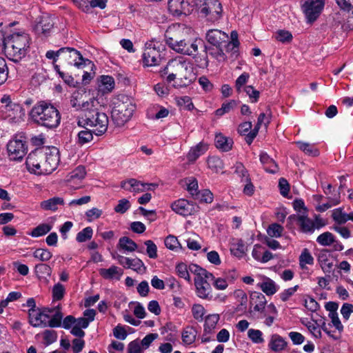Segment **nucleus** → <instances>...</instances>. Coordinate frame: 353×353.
Wrapping results in <instances>:
<instances>
[{
	"label": "nucleus",
	"instance_id": "obj_1",
	"mask_svg": "<svg viewBox=\"0 0 353 353\" xmlns=\"http://www.w3.org/2000/svg\"><path fill=\"white\" fill-rule=\"evenodd\" d=\"M165 40L171 49L188 56L196 55L199 46L203 44L201 39L190 40L185 28L179 24L168 27L165 32Z\"/></svg>",
	"mask_w": 353,
	"mask_h": 353
},
{
	"label": "nucleus",
	"instance_id": "obj_2",
	"mask_svg": "<svg viewBox=\"0 0 353 353\" xmlns=\"http://www.w3.org/2000/svg\"><path fill=\"white\" fill-rule=\"evenodd\" d=\"M163 73L168 74L166 78L168 82L170 83L177 79L179 81L178 85L181 87L189 85L195 79L192 64L182 57L170 60L163 70Z\"/></svg>",
	"mask_w": 353,
	"mask_h": 353
},
{
	"label": "nucleus",
	"instance_id": "obj_3",
	"mask_svg": "<svg viewBox=\"0 0 353 353\" xmlns=\"http://www.w3.org/2000/svg\"><path fill=\"white\" fill-rule=\"evenodd\" d=\"M30 115L34 123L48 129L56 128L61 121L59 110L52 104L43 101L34 105Z\"/></svg>",
	"mask_w": 353,
	"mask_h": 353
},
{
	"label": "nucleus",
	"instance_id": "obj_4",
	"mask_svg": "<svg viewBox=\"0 0 353 353\" xmlns=\"http://www.w3.org/2000/svg\"><path fill=\"white\" fill-rule=\"evenodd\" d=\"M31 39L26 32H14L6 37L5 52L14 61H19L28 52Z\"/></svg>",
	"mask_w": 353,
	"mask_h": 353
},
{
	"label": "nucleus",
	"instance_id": "obj_5",
	"mask_svg": "<svg viewBox=\"0 0 353 353\" xmlns=\"http://www.w3.org/2000/svg\"><path fill=\"white\" fill-rule=\"evenodd\" d=\"M108 117L105 113L99 112L97 106L90 108L85 113L77 118V124L80 127L90 126L95 128L94 132L97 136H101L107 131Z\"/></svg>",
	"mask_w": 353,
	"mask_h": 353
},
{
	"label": "nucleus",
	"instance_id": "obj_6",
	"mask_svg": "<svg viewBox=\"0 0 353 353\" xmlns=\"http://www.w3.org/2000/svg\"><path fill=\"white\" fill-rule=\"evenodd\" d=\"M46 57L54 62L59 60L64 65H74L78 68L89 65H93L90 60L83 58L81 54L73 48H61L57 51L48 50Z\"/></svg>",
	"mask_w": 353,
	"mask_h": 353
},
{
	"label": "nucleus",
	"instance_id": "obj_7",
	"mask_svg": "<svg viewBox=\"0 0 353 353\" xmlns=\"http://www.w3.org/2000/svg\"><path fill=\"white\" fill-rule=\"evenodd\" d=\"M135 105L128 97L121 95L116 101L112 110V118L117 126H123L132 117Z\"/></svg>",
	"mask_w": 353,
	"mask_h": 353
},
{
	"label": "nucleus",
	"instance_id": "obj_8",
	"mask_svg": "<svg viewBox=\"0 0 353 353\" xmlns=\"http://www.w3.org/2000/svg\"><path fill=\"white\" fill-rule=\"evenodd\" d=\"M197 6L200 15L208 21H217L222 17L223 8L219 0H199Z\"/></svg>",
	"mask_w": 353,
	"mask_h": 353
},
{
	"label": "nucleus",
	"instance_id": "obj_9",
	"mask_svg": "<svg viewBox=\"0 0 353 353\" xmlns=\"http://www.w3.org/2000/svg\"><path fill=\"white\" fill-rule=\"evenodd\" d=\"M325 5V0H303L302 10L310 22L319 17Z\"/></svg>",
	"mask_w": 353,
	"mask_h": 353
},
{
	"label": "nucleus",
	"instance_id": "obj_10",
	"mask_svg": "<svg viewBox=\"0 0 353 353\" xmlns=\"http://www.w3.org/2000/svg\"><path fill=\"white\" fill-rule=\"evenodd\" d=\"M59 150L56 148L49 150L48 152L43 151L41 161L42 174H51L59 165Z\"/></svg>",
	"mask_w": 353,
	"mask_h": 353
},
{
	"label": "nucleus",
	"instance_id": "obj_11",
	"mask_svg": "<svg viewBox=\"0 0 353 353\" xmlns=\"http://www.w3.org/2000/svg\"><path fill=\"white\" fill-rule=\"evenodd\" d=\"M7 150L11 160H21L27 153V143L23 139H13L8 142Z\"/></svg>",
	"mask_w": 353,
	"mask_h": 353
},
{
	"label": "nucleus",
	"instance_id": "obj_12",
	"mask_svg": "<svg viewBox=\"0 0 353 353\" xmlns=\"http://www.w3.org/2000/svg\"><path fill=\"white\" fill-rule=\"evenodd\" d=\"M161 53L152 43H147L143 54V63L145 66H154L161 61Z\"/></svg>",
	"mask_w": 353,
	"mask_h": 353
},
{
	"label": "nucleus",
	"instance_id": "obj_13",
	"mask_svg": "<svg viewBox=\"0 0 353 353\" xmlns=\"http://www.w3.org/2000/svg\"><path fill=\"white\" fill-rule=\"evenodd\" d=\"M43 158V150L37 149L31 152L26 161L27 169L32 173L42 174L41 161Z\"/></svg>",
	"mask_w": 353,
	"mask_h": 353
},
{
	"label": "nucleus",
	"instance_id": "obj_14",
	"mask_svg": "<svg viewBox=\"0 0 353 353\" xmlns=\"http://www.w3.org/2000/svg\"><path fill=\"white\" fill-rule=\"evenodd\" d=\"M82 97V94L77 92L73 93L70 100L71 106L76 110L81 111L82 114L85 113L90 108L99 105V102L95 98L92 97L88 101H81Z\"/></svg>",
	"mask_w": 353,
	"mask_h": 353
},
{
	"label": "nucleus",
	"instance_id": "obj_15",
	"mask_svg": "<svg viewBox=\"0 0 353 353\" xmlns=\"http://www.w3.org/2000/svg\"><path fill=\"white\" fill-rule=\"evenodd\" d=\"M168 10L174 16L189 14L192 11V6L188 1L168 0Z\"/></svg>",
	"mask_w": 353,
	"mask_h": 353
},
{
	"label": "nucleus",
	"instance_id": "obj_16",
	"mask_svg": "<svg viewBox=\"0 0 353 353\" xmlns=\"http://www.w3.org/2000/svg\"><path fill=\"white\" fill-rule=\"evenodd\" d=\"M207 41L214 47L225 46L228 36L218 29L209 30L205 34Z\"/></svg>",
	"mask_w": 353,
	"mask_h": 353
},
{
	"label": "nucleus",
	"instance_id": "obj_17",
	"mask_svg": "<svg viewBox=\"0 0 353 353\" xmlns=\"http://www.w3.org/2000/svg\"><path fill=\"white\" fill-rule=\"evenodd\" d=\"M172 209L176 213L186 216L193 214L195 211V205L185 199H179L172 204Z\"/></svg>",
	"mask_w": 353,
	"mask_h": 353
},
{
	"label": "nucleus",
	"instance_id": "obj_18",
	"mask_svg": "<svg viewBox=\"0 0 353 353\" xmlns=\"http://www.w3.org/2000/svg\"><path fill=\"white\" fill-rule=\"evenodd\" d=\"M28 316L29 323L33 327H46V321L50 318V316L48 314H45L44 312H41L39 308L29 310Z\"/></svg>",
	"mask_w": 353,
	"mask_h": 353
},
{
	"label": "nucleus",
	"instance_id": "obj_19",
	"mask_svg": "<svg viewBox=\"0 0 353 353\" xmlns=\"http://www.w3.org/2000/svg\"><path fill=\"white\" fill-rule=\"evenodd\" d=\"M296 221L302 232L312 234L315 229L321 228L323 224H316L312 219L304 215L296 216Z\"/></svg>",
	"mask_w": 353,
	"mask_h": 353
},
{
	"label": "nucleus",
	"instance_id": "obj_20",
	"mask_svg": "<svg viewBox=\"0 0 353 353\" xmlns=\"http://www.w3.org/2000/svg\"><path fill=\"white\" fill-rule=\"evenodd\" d=\"M113 257L117 259L119 264L123 265L124 268H131L137 272H139L141 270V268L144 267L143 261L138 258L130 259L119 254H117V256L114 255Z\"/></svg>",
	"mask_w": 353,
	"mask_h": 353
},
{
	"label": "nucleus",
	"instance_id": "obj_21",
	"mask_svg": "<svg viewBox=\"0 0 353 353\" xmlns=\"http://www.w3.org/2000/svg\"><path fill=\"white\" fill-rule=\"evenodd\" d=\"M194 285L196 289L197 295L203 299L212 298L211 286L210 283L203 278L196 277L194 279Z\"/></svg>",
	"mask_w": 353,
	"mask_h": 353
},
{
	"label": "nucleus",
	"instance_id": "obj_22",
	"mask_svg": "<svg viewBox=\"0 0 353 353\" xmlns=\"http://www.w3.org/2000/svg\"><path fill=\"white\" fill-rule=\"evenodd\" d=\"M54 26L53 20L49 17H42L34 26V31L39 35H47Z\"/></svg>",
	"mask_w": 353,
	"mask_h": 353
},
{
	"label": "nucleus",
	"instance_id": "obj_23",
	"mask_svg": "<svg viewBox=\"0 0 353 353\" xmlns=\"http://www.w3.org/2000/svg\"><path fill=\"white\" fill-rule=\"evenodd\" d=\"M1 110L3 112L7 113L8 117L12 118H21L25 115V111L22 106L16 103H12L9 105H2Z\"/></svg>",
	"mask_w": 353,
	"mask_h": 353
},
{
	"label": "nucleus",
	"instance_id": "obj_24",
	"mask_svg": "<svg viewBox=\"0 0 353 353\" xmlns=\"http://www.w3.org/2000/svg\"><path fill=\"white\" fill-rule=\"evenodd\" d=\"M267 303L265 296L261 292H253L250 294V304L254 305V310L262 312Z\"/></svg>",
	"mask_w": 353,
	"mask_h": 353
},
{
	"label": "nucleus",
	"instance_id": "obj_25",
	"mask_svg": "<svg viewBox=\"0 0 353 353\" xmlns=\"http://www.w3.org/2000/svg\"><path fill=\"white\" fill-rule=\"evenodd\" d=\"M233 143L232 139L225 137L222 134H217L215 136V145L219 150L223 152L230 150L232 148Z\"/></svg>",
	"mask_w": 353,
	"mask_h": 353
},
{
	"label": "nucleus",
	"instance_id": "obj_26",
	"mask_svg": "<svg viewBox=\"0 0 353 353\" xmlns=\"http://www.w3.org/2000/svg\"><path fill=\"white\" fill-rule=\"evenodd\" d=\"M100 275L105 279L119 280L121 276L123 274V270L117 266L112 265L110 268L105 269L101 268L99 270Z\"/></svg>",
	"mask_w": 353,
	"mask_h": 353
},
{
	"label": "nucleus",
	"instance_id": "obj_27",
	"mask_svg": "<svg viewBox=\"0 0 353 353\" xmlns=\"http://www.w3.org/2000/svg\"><path fill=\"white\" fill-rule=\"evenodd\" d=\"M330 254L327 250H323L320 252L318 261L323 270L325 273H330L333 268V262L330 259Z\"/></svg>",
	"mask_w": 353,
	"mask_h": 353
},
{
	"label": "nucleus",
	"instance_id": "obj_28",
	"mask_svg": "<svg viewBox=\"0 0 353 353\" xmlns=\"http://www.w3.org/2000/svg\"><path fill=\"white\" fill-rule=\"evenodd\" d=\"M128 183L130 186L131 191L134 192H143L145 190H151V187H157L156 184L154 183H143L141 181L135 179H130L128 180Z\"/></svg>",
	"mask_w": 353,
	"mask_h": 353
},
{
	"label": "nucleus",
	"instance_id": "obj_29",
	"mask_svg": "<svg viewBox=\"0 0 353 353\" xmlns=\"http://www.w3.org/2000/svg\"><path fill=\"white\" fill-rule=\"evenodd\" d=\"M219 319V315L216 314L208 315L205 319L204 333L211 334L216 328Z\"/></svg>",
	"mask_w": 353,
	"mask_h": 353
},
{
	"label": "nucleus",
	"instance_id": "obj_30",
	"mask_svg": "<svg viewBox=\"0 0 353 353\" xmlns=\"http://www.w3.org/2000/svg\"><path fill=\"white\" fill-rule=\"evenodd\" d=\"M197 332L194 327L188 326L182 332L181 337L185 345L192 344L196 337Z\"/></svg>",
	"mask_w": 353,
	"mask_h": 353
},
{
	"label": "nucleus",
	"instance_id": "obj_31",
	"mask_svg": "<svg viewBox=\"0 0 353 353\" xmlns=\"http://www.w3.org/2000/svg\"><path fill=\"white\" fill-rule=\"evenodd\" d=\"M208 148L207 144L200 142L195 147L192 148L188 154V159L189 161H194L198 159V157L203 154Z\"/></svg>",
	"mask_w": 353,
	"mask_h": 353
},
{
	"label": "nucleus",
	"instance_id": "obj_32",
	"mask_svg": "<svg viewBox=\"0 0 353 353\" xmlns=\"http://www.w3.org/2000/svg\"><path fill=\"white\" fill-rule=\"evenodd\" d=\"M64 200L61 197H53L41 203V207L45 210L55 211L58 205H63Z\"/></svg>",
	"mask_w": 353,
	"mask_h": 353
},
{
	"label": "nucleus",
	"instance_id": "obj_33",
	"mask_svg": "<svg viewBox=\"0 0 353 353\" xmlns=\"http://www.w3.org/2000/svg\"><path fill=\"white\" fill-rule=\"evenodd\" d=\"M205 53H208L213 58L216 59L219 61H223L226 59L223 50V46L219 47H211L204 45Z\"/></svg>",
	"mask_w": 353,
	"mask_h": 353
},
{
	"label": "nucleus",
	"instance_id": "obj_34",
	"mask_svg": "<svg viewBox=\"0 0 353 353\" xmlns=\"http://www.w3.org/2000/svg\"><path fill=\"white\" fill-rule=\"evenodd\" d=\"M260 161L265 165V171L270 173H275L277 170V165L266 153L260 155Z\"/></svg>",
	"mask_w": 353,
	"mask_h": 353
},
{
	"label": "nucleus",
	"instance_id": "obj_35",
	"mask_svg": "<svg viewBox=\"0 0 353 353\" xmlns=\"http://www.w3.org/2000/svg\"><path fill=\"white\" fill-rule=\"evenodd\" d=\"M285 345L286 343L281 336L277 334L272 335L269 344V346L272 350L276 352L280 351L284 349Z\"/></svg>",
	"mask_w": 353,
	"mask_h": 353
},
{
	"label": "nucleus",
	"instance_id": "obj_36",
	"mask_svg": "<svg viewBox=\"0 0 353 353\" xmlns=\"http://www.w3.org/2000/svg\"><path fill=\"white\" fill-rule=\"evenodd\" d=\"M119 246L128 252H133L137 249V244L128 236H123L119 239Z\"/></svg>",
	"mask_w": 353,
	"mask_h": 353
},
{
	"label": "nucleus",
	"instance_id": "obj_37",
	"mask_svg": "<svg viewBox=\"0 0 353 353\" xmlns=\"http://www.w3.org/2000/svg\"><path fill=\"white\" fill-rule=\"evenodd\" d=\"M332 216L338 223L343 224L349 220L351 221L352 213L346 214L342 211L341 208H337L333 211Z\"/></svg>",
	"mask_w": 353,
	"mask_h": 353
},
{
	"label": "nucleus",
	"instance_id": "obj_38",
	"mask_svg": "<svg viewBox=\"0 0 353 353\" xmlns=\"http://www.w3.org/2000/svg\"><path fill=\"white\" fill-rule=\"evenodd\" d=\"M193 198L202 203H211L213 201V194L208 189L199 191L196 194H194Z\"/></svg>",
	"mask_w": 353,
	"mask_h": 353
},
{
	"label": "nucleus",
	"instance_id": "obj_39",
	"mask_svg": "<svg viewBox=\"0 0 353 353\" xmlns=\"http://www.w3.org/2000/svg\"><path fill=\"white\" fill-rule=\"evenodd\" d=\"M259 286L268 296L273 295L276 292L275 283L270 279H268L265 281L259 283Z\"/></svg>",
	"mask_w": 353,
	"mask_h": 353
},
{
	"label": "nucleus",
	"instance_id": "obj_40",
	"mask_svg": "<svg viewBox=\"0 0 353 353\" xmlns=\"http://www.w3.org/2000/svg\"><path fill=\"white\" fill-rule=\"evenodd\" d=\"M52 229V226L48 223H42L34 228L30 234L32 237H39L48 233Z\"/></svg>",
	"mask_w": 353,
	"mask_h": 353
},
{
	"label": "nucleus",
	"instance_id": "obj_41",
	"mask_svg": "<svg viewBox=\"0 0 353 353\" xmlns=\"http://www.w3.org/2000/svg\"><path fill=\"white\" fill-rule=\"evenodd\" d=\"M94 131H92L88 128L80 131L78 133V143L80 145H83L88 142H90L93 139Z\"/></svg>",
	"mask_w": 353,
	"mask_h": 353
},
{
	"label": "nucleus",
	"instance_id": "obj_42",
	"mask_svg": "<svg viewBox=\"0 0 353 353\" xmlns=\"http://www.w3.org/2000/svg\"><path fill=\"white\" fill-rule=\"evenodd\" d=\"M296 144L298 145L299 149L304 152L306 154L312 157L319 155V150L308 143L298 141L296 143Z\"/></svg>",
	"mask_w": 353,
	"mask_h": 353
},
{
	"label": "nucleus",
	"instance_id": "obj_43",
	"mask_svg": "<svg viewBox=\"0 0 353 353\" xmlns=\"http://www.w3.org/2000/svg\"><path fill=\"white\" fill-rule=\"evenodd\" d=\"M208 165L209 168L216 172L222 170L223 168V163L222 160L217 157H209L208 159Z\"/></svg>",
	"mask_w": 353,
	"mask_h": 353
},
{
	"label": "nucleus",
	"instance_id": "obj_44",
	"mask_svg": "<svg viewBox=\"0 0 353 353\" xmlns=\"http://www.w3.org/2000/svg\"><path fill=\"white\" fill-rule=\"evenodd\" d=\"M314 263V258L311 255L308 249H303L302 253L299 256V265L302 269L305 268L306 264L312 265Z\"/></svg>",
	"mask_w": 353,
	"mask_h": 353
},
{
	"label": "nucleus",
	"instance_id": "obj_45",
	"mask_svg": "<svg viewBox=\"0 0 353 353\" xmlns=\"http://www.w3.org/2000/svg\"><path fill=\"white\" fill-rule=\"evenodd\" d=\"M93 234V230L88 226L77 233L76 240L79 243L85 242L91 239Z\"/></svg>",
	"mask_w": 353,
	"mask_h": 353
},
{
	"label": "nucleus",
	"instance_id": "obj_46",
	"mask_svg": "<svg viewBox=\"0 0 353 353\" xmlns=\"http://www.w3.org/2000/svg\"><path fill=\"white\" fill-rule=\"evenodd\" d=\"M316 241L321 245L328 246L334 242V236L331 232H325L317 237Z\"/></svg>",
	"mask_w": 353,
	"mask_h": 353
},
{
	"label": "nucleus",
	"instance_id": "obj_47",
	"mask_svg": "<svg viewBox=\"0 0 353 353\" xmlns=\"http://www.w3.org/2000/svg\"><path fill=\"white\" fill-rule=\"evenodd\" d=\"M236 105L237 102L235 100H230V101L223 103L221 107L216 110V115L223 116L224 114L233 110Z\"/></svg>",
	"mask_w": 353,
	"mask_h": 353
},
{
	"label": "nucleus",
	"instance_id": "obj_48",
	"mask_svg": "<svg viewBox=\"0 0 353 353\" xmlns=\"http://www.w3.org/2000/svg\"><path fill=\"white\" fill-rule=\"evenodd\" d=\"M328 202L326 203H323V205H320L316 207V210L318 212H325L328 210L331 207L334 205H338L341 202L340 196H335L334 197H328Z\"/></svg>",
	"mask_w": 353,
	"mask_h": 353
},
{
	"label": "nucleus",
	"instance_id": "obj_49",
	"mask_svg": "<svg viewBox=\"0 0 353 353\" xmlns=\"http://www.w3.org/2000/svg\"><path fill=\"white\" fill-rule=\"evenodd\" d=\"M283 228L278 223H272L267 229V233L270 237L278 238L282 235Z\"/></svg>",
	"mask_w": 353,
	"mask_h": 353
},
{
	"label": "nucleus",
	"instance_id": "obj_50",
	"mask_svg": "<svg viewBox=\"0 0 353 353\" xmlns=\"http://www.w3.org/2000/svg\"><path fill=\"white\" fill-rule=\"evenodd\" d=\"M33 256L41 261H47L52 258V254L47 249L39 248L34 252Z\"/></svg>",
	"mask_w": 353,
	"mask_h": 353
},
{
	"label": "nucleus",
	"instance_id": "obj_51",
	"mask_svg": "<svg viewBox=\"0 0 353 353\" xmlns=\"http://www.w3.org/2000/svg\"><path fill=\"white\" fill-rule=\"evenodd\" d=\"M192 313L196 320L202 321L205 314V310L201 304H194L192 307Z\"/></svg>",
	"mask_w": 353,
	"mask_h": 353
},
{
	"label": "nucleus",
	"instance_id": "obj_52",
	"mask_svg": "<svg viewBox=\"0 0 353 353\" xmlns=\"http://www.w3.org/2000/svg\"><path fill=\"white\" fill-rule=\"evenodd\" d=\"M57 309L58 310L55 312L52 319L47 323V326L50 327H58L61 326L63 315L59 310V306L57 307Z\"/></svg>",
	"mask_w": 353,
	"mask_h": 353
},
{
	"label": "nucleus",
	"instance_id": "obj_53",
	"mask_svg": "<svg viewBox=\"0 0 353 353\" xmlns=\"http://www.w3.org/2000/svg\"><path fill=\"white\" fill-rule=\"evenodd\" d=\"M8 68L6 60L0 57V85L4 83L8 79Z\"/></svg>",
	"mask_w": 353,
	"mask_h": 353
},
{
	"label": "nucleus",
	"instance_id": "obj_54",
	"mask_svg": "<svg viewBox=\"0 0 353 353\" xmlns=\"http://www.w3.org/2000/svg\"><path fill=\"white\" fill-rule=\"evenodd\" d=\"M144 244L146 245V253L150 259L157 258V247L155 243L151 241H145Z\"/></svg>",
	"mask_w": 353,
	"mask_h": 353
},
{
	"label": "nucleus",
	"instance_id": "obj_55",
	"mask_svg": "<svg viewBox=\"0 0 353 353\" xmlns=\"http://www.w3.org/2000/svg\"><path fill=\"white\" fill-rule=\"evenodd\" d=\"M85 167L79 165L69 174L70 179H83L85 177Z\"/></svg>",
	"mask_w": 353,
	"mask_h": 353
},
{
	"label": "nucleus",
	"instance_id": "obj_56",
	"mask_svg": "<svg viewBox=\"0 0 353 353\" xmlns=\"http://www.w3.org/2000/svg\"><path fill=\"white\" fill-rule=\"evenodd\" d=\"M248 337L255 343H261L263 342L262 332L259 330L250 329L248 332Z\"/></svg>",
	"mask_w": 353,
	"mask_h": 353
},
{
	"label": "nucleus",
	"instance_id": "obj_57",
	"mask_svg": "<svg viewBox=\"0 0 353 353\" xmlns=\"http://www.w3.org/2000/svg\"><path fill=\"white\" fill-rule=\"evenodd\" d=\"M231 39L232 41H228L226 43V47L228 50H233L234 52L237 51V48L239 45V42L238 41V34L236 31H232L231 32Z\"/></svg>",
	"mask_w": 353,
	"mask_h": 353
},
{
	"label": "nucleus",
	"instance_id": "obj_58",
	"mask_svg": "<svg viewBox=\"0 0 353 353\" xmlns=\"http://www.w3.org/2000/svg\"><path fill=\"white\" fill-rule=\"evenodd\" d=\"M245 245L242 241L234 244L230 248L232 254L237 257H241L245 253Z\"/></svg>",
	"mask_w": 353,
	"mask_h": 353
},
{
	"label": "nucleus",
	"instance_id": "obj_59",
	"mask_svg": "<svg viewBox=\"0 0 353 353\" xmlns=\"http://www.w3.org/2000/svg\"><path fill=\"white\" fill-rule=\"evenodd\" d=\"M101 84L104 87L103 91L110 92L114 87V80L110 76H102Z\"/></svg>",
	"mask_w": 353,
	"mask_h": 353
},
{
	"label": "nucleus",
	"instance_id": "obj_60",
	"mask_svg": "<svg viewBox=\"0 0 353 353\" xmlns=\"http://www.w3.org/2000/svg\"><path fill=\"white\" fill-rule=\"evenodd\" d=\"M65 293V288L61 283H57L52 289V296L54 300H61L63 299Z\"/></svg>",
	"mask_w": 353,
	"mask_h": 353
},
{
	"label": "nucleus",
	"instance_id": "obj_61",
	"mask_svg": "<svg viewBox=\"0 0 353 353\" xmlns=\"http://www.w3.org/2000/svg\"><path fill=\"white\" fill-rule=\"evenodd\" d=\"M177 104L180 106L184 107L187 110H192L194 105L192 102V99L188 96H183L176 98Z\"/></svg>",
	"mask_w": 353,
	"mask_h": 353
},
{
	"label": "nucleus",
	"instance_id": "obj_62",
	"mask_svg": "<svg viewBox=\"0 0 353 353\" xmlns=\"http://www.w3.org/2000/svg\"><path fill=\"white\" fill-rule=\"evenodd\" d=\"M164 243L166 248L171 250H174L177 249L180 245L176 237H175L173 235L168 236L165 238Z\"/></svg>",
	"mask_w": 353,
	"mask_h": 353
},
{
	"label": "nucleus",
	"instance_id": "obj_63",
	"mask_svg": "<svg viewBox=\"0 0 353 353\" xmlns=\"http://www.w3.org/2000/svg\"><path fill=\"white\" fill-rule=\"evenodd\" d=\"M176 271L177 274L180 277H181L188 281H190V274H189V272L188 270V268L185 263H181L178 264L176 267Z\"/></svg>",
	"mask_w": 353,
	"mask_h": 353
},
{
	"label": "nucleus",
	"instance_id": "obj_64",
	"mask_svg": "<svg viewBox=\"0 0 353 353\" xmlns=\"http://www.w3.org/2000/svg\"><path fill=\"white\" fill-rule=\"evenodd\" d=\"M130 207V204L128 200L125 199H123L119 201L117 205L114 208V211L117 213L123 214L125 213Z\"/></svg>",
	"mask_w": 353,
	"mask_h": 353
}]
</instances>
